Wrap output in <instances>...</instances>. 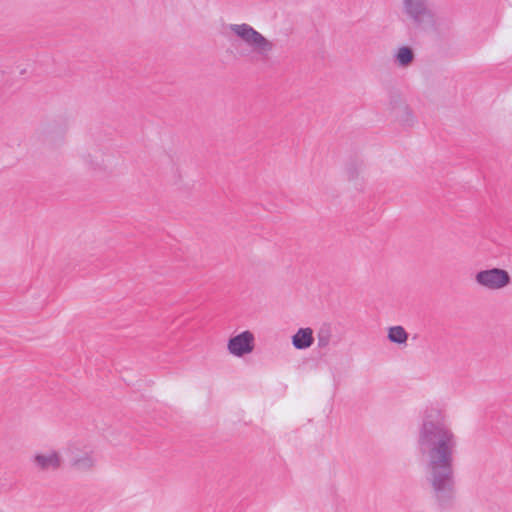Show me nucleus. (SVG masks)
<instances>
[{"label": "nucleus", "instance_id": "20e7f679", "mask_svg": "<svg viewBox=\"0 0 512 512\" xmlns=\"http://www.w3.org/2000/svg\"><path fill=\"white\" fill-rule=\"evenodd\" d=\"M403 13L417 26L431 25L434 14L426 0H401Z\"/></svg>", "mask_w": 512, "mask_h": 512}, {"label": "nucleus", "instance_id": "7ed1b4c3", "mask_svg": "<svg viewBox=\"0 0 512 512\" xmlns=\"http://www.w3.org/2000/svg\"><path fill=\"white\" fill-rule=\"evenodd\" d=\"M476 284L485 290L499 291L511 283V276L509 272L502 268H489L478 271L475 274Z\"/></svg>", "mask_w": 512, "mask_h": 512}, {"label": "nucleus", "instance_id": "9b49d317", "mask_svg": "<svg viewBox=\"0 0 512 512\" xmlns=\"http://www.w3.org/2000/svg\"><path fill=\"white\" fill-rule=\"evenodd\" d=\"M388 339L396 344H405L408 340V333L402 326H392L388 329Z\"/></svg>", "mask_w": 512, "mask_h": 512}, {"label": "nucleus", "instance_id": "f257e3e1", "mask_svg": "<svg viewBox=\"0 0 512 512\" xmlns=\"http://www.w3.org/2000/svg\"><path fill=\"white\" fill-rule=\"evenodd\" d=\"M417 444L425 459L426 479L440 505L454 497L453 453L456 436L446 417L431 411L425 414Z\"/></svg>", "mask_w": 512, "mask_h": 512}, {"label": "nucleus", "instance_id": "f03ea898", "mask_svg": "<svg viewBox=\"0 0 512 512\" xmlns=\"http://www.w3.org/2000/svg\"><path fill=\"white\" fill-rule=\"evenodd\" d=\"M229 35L243 43L253 54L266 58L274 49V44L247 23L230 24Z\"/></svg>", "mask_w": 512, "mask_h": 512}, {"label": "nucleus", "instance_id": "423d86ee", "mask_svg": "<svg viewBox=\"0 0 512 512\" xmlns=\"http://www.w3.org/2000/svg\"><path fill=\"white\" fill-rule=\"evenodd\" d=\"M254 348L255 336L249 330H245L237 335L232 336L227 343L228 352L238 358L252 353Z\"/></svg>", "mask_w": 512, "mask_h": 512}, {"label": "nucleus", "instance_id": "0eeeda50", "mask_svg": "<svg viewBox=\"0 0 512 512\" xmlns=\"http://www.w3.org/2000/svg\"><path fill=\"white\" fill-rule=\"evenodd\" d=\"M69 464L76 471L89 472L94 469L96 459L92 451L79 450L77 447L69 448Z\"/></svg>", "mask_w": 512, "mask_h": 512}, {"label": "nucleus", "instance_id": "39448f33", "mask_svg": "<svg viewBox=\"0 0 512 512\" xmlns=\"http://www.w3.org/2000/svg\"><path fill=\"white\" fill-rule=\"evenodd\" d=\"M31 462L36 470L47 472L61 469L64 459L59 450L49 448L35 452L31 458Z\"/></svg>", "mask_w": 512, "mask_h": 512}, {"label": "nucleus", "instance_id": "1a4fd4ad", "mask_svg": "<svg viewBox=\"0 0 512 512\" xmlns=\"http://www.w3.org/2000/svg\"><path fill=\"white\" fill-rule=\"evenodd\" d=\"M393 114L395 115L397 121L404 126H412L416 122L415 115L411 108L404 102L399 101L392 108Z\"/></svg>", "mask_w": 512, "mask_h": 512}, {"label": "nucleus", "instance_id": "f8f14e48", "mask_svg": "<svg viewBox=\"0 0 512 512\" xmlns=\"http://www.w3.org/2000/svg\"><path fill=\"white\" fill-rule=\"evenodd\" d=\"M331 340V334L329 330H320L318 333V346L325 348L329 345Z\"/></svg>", "mask_w": 512, "mask_h": 512}, {"label": "nucleus", "instance_id": "9d476101", "mask_svg": "<svg viewBox=\"0 0 512 512\" xmlns=\"http://www.w3.org/2000/svg\"><path fill=\"white\" fill-rule=\"evenodd\" d=\"M414 58V51L408 46L399 47L395 53V63L399 67H409L413 63Z\"/></svg>", "mask_w": 512, "mask_h": 512}, {"label": "nucleus", "instance_id": "6e6552de", "mask_svg": "<svg viewBox=\"0 0 512 512\" xmlns=\"http://www.w3.org/2000/svg\"><path fill=\"white\" fill-rule=\"evenodd\" d=\"M314 340V332L310 327L299 328L291 337L292 345L297 350L310 348Z\"/></svg>", "mask_w": 512, "mask_h": 512}]
</instances>
